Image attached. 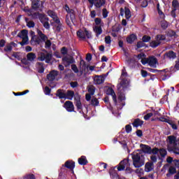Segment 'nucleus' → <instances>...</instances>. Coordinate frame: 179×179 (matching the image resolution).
I'll list each match as a JSON object with an SVG mask.
<instances>
[{"label":"nucleus","instance_id":"24","mask_svg":"<svg viewBox=\"0 0 179 179\" xmlns=\"http://www.w3.org/2000/svg\"><path fill=\"white\" fill-rule=\"evenodd\" d=\"M153 170V163L147 162L145 165V171L149 173V171H152Z\"/></svg>","mask_w":179,"mask_h":179},{"label":"nucleus","instance_id":"35","mask_svg":"<svg viewBox=\"0 0 179 179\" xmlns=\"http://www.w3.org/2000/svg\"><path fill=\"white\" fill-rule=\"evenodd\" d=\"M166 57H167V58L174 59V58H176V53L173 51H170L166 54Z\"/></svg>","mask_w":179,"mask_h":179},{"label":"nucleus","instance_id":"10","mask_svg":"<svg viewBox=\"0 0 179 179\" xmlns=\"http://www.w3.org/2000/svg\"><path fill=\"white\" fill-rule=\"evenodd\" d=\"M62 64L66 68H68L71 64H75V59L71 55H66L62 59Z\"/></svg>","mask_w":179,"mask_h":179},{"label":"nucleus","instance_id":"40","mask_svg":"<svg viewBox=\"0 0 179 179\" xmlns=\"http://www.w3.org/2000/svg\"><path fill=\"white\" fill-rule=\"evenodd\" d=\"M72 71L75 73H79V69H78V66H76V64H72L71 66Z\"/></svg>","mask_w":179,"mask_h":179},{"label":"nucleus","instance_id":"39","mask_svg":"<svg viewBox=\"0 0 179 179\" xmlns=\"http://www.w3.org/2000/svg\"><path fill=\"white\" fill-rule=\"evenodd\" d=\"M25 20L27 22V26H28V27H34V22L29 21L27 18H26Z\"/></svg>","mask_w":179,"mask_h":179},{"label":"nucleus","instance_id":"46","mask_svg":"<svg viewBox=\"0 0 179 179\" xmlns=\"http://www.w3.org/2000/svg\"><path fill=\"white\" fill-rule=\"evenodd\" d=\"M92 106H99V100L97 99H93L91 101Z\"/></svg>","mask_w":179,"mask_h":179},{"label":"nucleus","instance_id":"36","mask_svg":"<svg viewBox=\"0 0 179 179\" xmlns=\"http://www.w3.org/2000/svg\"><path fill=\"white\" fill-rule=\"evenodd\" d=\"M37 33L39 37H41V40H43V41H45V40H47V36H45V35H44L43 32H41V31L37 29Z\"/></svg>","mask_w":179,"mask_h":179},{"label":"nucleus","instance_id":"26","mask_svg":"<svg viewBox=\"0 0 179 179\" xmlns=\"http://www.w3.org/2000/svg\"><path fill=\"white\" fill-rule=\"evenodd\" d=\"M76 106L78 110H82V102H80V98L79 96H75Z\"/></svg>","mask_w":179,"mask_h":179},{"label":"nucleus","instance_id":"41","mask_svg":"<svg viewBox=\"0 0 179 179\" xmlns=\"http://www.w3.org/2000/svg\"><path fill=\"white\" fill-rule=\"evenodd\" d=\"M161 27L162 29H167L169 27V23H167L166 21L163 20L161 22Z\"/></svg>","mask_w":179,"mask_h":179},{"label":"nucleus","instance_id":"62","mask_svg":"<svg viewBox=\"0 0 179 179\" xmlns=\"http://www.w3.org/2000/svg\"><path fill=\"white\" fill-rule=\"evenodd\" d=\"M87 61H92V55L87 54L86 57Z\"/></svg>","mask_w":179,"mask_h":179},{"label":"nucleus","instance_id":"2","mask_svg":"<svg viewBox=\"0 0 179 179\" xmlns=\"http://www.w3.org/2000/svg\"><path fill=\"white\" fill-rule=\"evenodd\" d=\"M48 15L53 20V22H52V25L53 26V29L56 30V31H61L62 30V23H61V21H59V19L58 18V16H57V14L50 10L48 11Z\"/></svg>","mask_w":179,"mask_h":179},{"label":"nucleus","instance_id":"17","mask_svg":"<svg viewBox=\"0 0 179 179\" xmlns=\"http://www.w3.org/2000/svg\"><path fill=\"white\" fill-rule=\"evenodd\" d=\"M64 107H65L66 110H67L70 113H72V111H73V110H75L73 103L69 101H67L65 102Z\"/></svg>","mask_w":179,"mask_h":179},{"label":"nucleus","instance_id":"48","mask_svg":"<svg viewBox=\"0 0 179 179\" xmlns=\"http://www.w3.org/2000/svg\"><path fill=\"white\" fill-rule=\"evenodd\" d=\"M176 171H176V168H174V166H170V168H169L170 174H174L176 173Z\"/></svg>","mask_w":179,"mask_h":179},{"label":"nucleus","instance_id":"18","mask_svg":"<svg viewBox=\"0 0 179 179\" xmlns=\"http://www.w3.org/2000/svg\"><path fill=\"white\" fill-rule=\"evenodd\" d=\"M172 6L173 8V10H172L171 15L173 16V17H176V10H177V9H179L178 1L176 0H173L172 2Z\"/></svg>","mask_w":179,"mask_h":179},{"label":"nucleus","instance_id":"43","mask_svg":"<svg viewBox=\"0 0 179 179\" xmlns=\"http://www.w3.org/2000/svg\"><path fill=\"white\" fill-rule=\"evenodd\" d=\"M168 36H169V37H174V38H176L177 34H176L174 31H169L168 32Z\"/></svg>","mask_w":179,"mask_h":179},{"label":"nucleus","instance_id":"16","mask_svg":"<svg viewBox=\"0 0 179 179\" xmlns=\"http://www.w3.org/2000/svg\"><path fill=\"white\" fill-rule=\"evenodd\" d=\"M106 94H109L112 96V99L115 104H117V96L115 95V92L113 88L109 87L106 90Z\"/></svg>","mask_w":179,"mask_h":179},{"label":"nucleus","instance_id":"3","mask_svg":"<svg viewBox=\"0 0 179 179\" xmlns=\"http://www.w3.org/2000/svg\"><path fill=\"white\" fill-rule=\"evenodd\" d=\"M133 164L136 169L142 167L145 164V159L142 157V155L138 152H134L132 155Z\"/></svg>","mask_w":179,"mask_h":179},{"label":"nucleus","instance_id":"53","mask_svg":"<svg viewBox=\"0 0 179 179\" xmlns=\"http://www.w3.org/2000/svg\"><path fill=\"white\" fill-rule=\"evenodd\" d=\"M61 52L63 55H66V54H68V50L66 48H63L61 50Z\"/></svg>","mask_w":179,"mask_h":179},{"label":"nucleus","instance_id":"5","mask_svg":"<svg viewBox=\"0 0 179 179\" xmlns=\"http://www.w3.org/2000/svg\"><path fill=\"white\" fill-rule=\"evenodd\" d=\"M64 9L66 12H67L68 15H66V22L67 24H69L71 22H73L75 20V13H73V10L69 9L68 5L64 6Z\"/></svg>","mask_w":179,"mask_h":179},{"label":"nucleus","instance_id":"42","mask_svg":"<svg viewBox=\"0 0 179 179\" xmlns=\"http://www.w3.org/2000/svg\"><path fill=\"white\" fill-rule=\"evenodd\" d=\"M88 92L90 93L92 95L94 94V86L90 85L88 87Z\"/></svg>","mask_w":179,"mask_h":179},{"label":"nucleus","instance_id":"37","mask_svg":"<svg viewBox=\"0 0 179 179\" xmlns=\"http://www.w3.org/2000/svg\"><path fill=\"white\" fill-rule=\"evenodd\" d=\"M124 13L126 19H129L131 17V10L128 8H124Z\"/></svg>","mask_w":179,"mask_h":179},{"label":"nucleus","instance_id":"6","mask_svg":"<svg viewBox=\"0 0 179 179\" xmlns=\"http://www.w3.org/2000/svg\"><path fill=\"white\" fill-rule=\"evenodd\" d=\"M18 37L22 38V41L20 42L21 45H26L29 44V36H27V30L24 29L20 34H18Z\"/></svg>","mask_w":179,"mask_h":179},{"label":"nucleus","instance_id":"21","mask_svg":"<svg viewBox=\"0 0 179 179\" xmlns=\"http://www.w3.org/2000/svg\"><path fill=\"white\" fill-rule=\"evenodd\" d=\"M137 58L141 59V62L143 64V65H146V64H148V58H146L145 54L141 53L137 56Z\"/></svg>","mask_w":179,"mask_h":179},{"label":"nucleus","instance_id":"45","mask_svg":"<svg viewBox=\"0 0 179 179\" xmlns=\"http://www.w3.org/2000/svg\"><path fill=\"white\" fill-rule=\"evenodd\" d=\"M105 43L106 44H111V37L110 36L105 37Z\"/></svg>","mask_w":179,"mask_h":179},{"label":"nucleus","instance_id":"28","mask_svg":"<svg viewBox=\"0 0 179 179\" xmlns=\"http://www.w3.org/2000/svg\"><path fill=\"white\" fill-rule=\"evenodd\" d=\"M94 31L96 33V36H100L103 33V29L101 26H95L94 27Z\"/></svg>","mask_w":179,"mask_h":179},{"label":"nucleus","instance_id":"50","mask_svg":"<svg viewBox=\"0 0 179 179\" xmlns=\"http://www.w3.org/2000/svg\"><path fill=\"white\" fill-rule=\"evenodd\" d=\"M125 128H126V132H127V134H129V132L132 131V127L129 124L126 125Z\"/></svg>","mask_w":179,"mask_h":179},{"label":"nucleus","instance_id":"14","mask_svg":"<svg viewBox=\"0 0 179 179\" xmlns=\"http://www.w3.org/2000/svg\"><path fill=\"white\" fill-rule=\"evenodd\" d=\"M140 147L142 150V152H143L144 153H148V155H152V153L153 155V149L152 150L150 146L145 144H141Z\"/></svg>","mask_w":179,"mask_h":179},{"label":"nucleus","instance_id":"15","mask_svg":"<svg viewBox=\"0 0 179 179\" xmlns=\"http://www.w3.org/2000/svg\"><path fill=\"white\" fill-rule=\"evenodd\" d=\"M147 64H148L150 66L156 68L157 66V59H156L155 57H151L147 59Z\"/></svg>","mask_w":179,"mask_h":179},{"label":"nucleus","instance_id":"60","mask_svg":"<svg viewBox=\"0 0 179 179\" xmlns=\"http://www.w3.org/2000/svg\"><path fill=\"white\" fill-rule=\"evenodd\" d=\"M141 75L143 78H146L148 76V72L145 70H141Z\"/></svg>","mask_w":179,"mask_h":179},{"label":"nucleus","instance_id":"64","mask_svg":"<svg viewBox=\"0 0 179 179\" xmlns=\"http://www.w3.org/2000/svg\"><path fill=\"white\" fill-rule=\"evenodd\" d=\"M136 135H137V136H142V135H143L142 131L138 130V131H136Z\"/></svg>","mask_w":179,"mask_h":179},{"label":"nucleus","instance_id":"51","mask_svg":"<svg viewBox=\"0 0 179 179\" xmlns=\"http://www.w3.org/2000/svg\"><path fill=\"white\" fill-rule=\"evenodd\" d=\"M45 94H50L51 93V90L48 87H45L44 90Z\"/></svg>","mask_w":179,"mask_h":179},{"label":"nucleus","instance_id":"4","mask_svg":"<svg viewBox=\"0 0 179 179\" xmlns=\"http://www.w3.org/2000/svg\"><path fill=\"white\" fill-rule=\"evenodd\" d=\"M38 61H45L46 64H50L52 59V54L48 53L47 51L41 52L38 54Z\"/></svg>","mask_w":179,"mask_h":179},{"label":"nucleus","instance_id":"56","mask_svg":"<svg viewBox=\"0 0 179 179\" xmlns=\"http://www.w3.org/2000/svg\"><path fill=\"white\" fill-rule=\"evenodd\" d=\"M107 16H108V12H107V9L104 8L103 10V17H107Z\"/></svg>","mask_w":179,"mask_h":179},{"label":"nucleus","instance_id":"22","mask_svg":"<svg viewBox=\"0 0 179 179\" xmlns=\"http://www.w3.org/2000/svg\"><path fill=\"white\" fill-rule=\"evenodd\" d=\"M58 76V71H52L47 76L48 80H54L55 78Z\"/></svg>","mask_w":179,"mask_h":179},{"label":"nucleus","instance_id":"49","mask_svg":"<svg viewBox=\"0 0 179 179\" xmlns=\"http://www.w3.org/2000/svg\"><path fill=\"white\" fill-rule=\"evenodd\" d=\"M143 43H148V41H150V37L148 36H144L143 37Z\"/></svg>","mask_w":179,"mask_h":179},{"label":"nucleus","instance_id":"19","mask_svg":"<svg viewBox=\"0 0 179 179\" xmlns=\"http://www.w3.org/2000/svg\"><path fill=\"white\" fill-rule=\"evenodd\" d=\"M104 82V77L103 76H96L94 78V83L95 85H101Z\"/></svg>","mask_w":179,"mask_h":179},{"label":"nucleus","instance_id":"38","mask_svg":"<svg viewBox=\"0 0 179 179\" xmlns=\"http://www.w3.org/2000/svg\"><path fill=\"white\" fill-rule=\"evenodd\" d=\"M95 22V26H104V23H103V22H101V19L100 18H96L94 20Z\"/></svg>","mask_w":179,"mask_h":179},{"label":"nucleus","instance_id":"25","mask_svg":"<svg viewBox=\"0 0 179 179\" xmlns=\"http://www.w3.org/2000/svg\"><path fill=\"white\" fill-rule=\"evenodd\" d=\"M64 166L65 167L69 169L70 170H73V169H75V162L72 161H67L66 162Z\"/></svg>","mask_w":179,"mask_h":179},{"label":"nucleus","instance_id":"52","mask_svg":"<svg viewBox=\"0 0 179 179\" xmlns=\"http://www.w3.org/2000/svg\"><path fill=\"white\" fill-rule=\"evenodd\" d=\"M153 115V113H148L147 115H145L144 116V120H149V118H150V117H152Z\"/></svg>","mask_w":179,"mask_h":179},{"label":"nucleus","instance_id":"34","mask_svg":"<svg viewBox=\"0 0 179 179\" xmlns=\"http://www.w3.org/2000/svg\"><path fill=\"white\" fill-rule=\"evenodd\" d=\"M32 8L33 9H38V8H40V1L35 0L32 1Z\"/></svg>","mask_w":179,"mask_h":179},{"label":"nucleus","instance_id":"20","mask_svg":"<svg viewBox=\"0 0 179 179\" xmlns=\"http://www.w3.org/2000/svg\"><path fill=\"white\" fill-rule=\"evenodd\" d=\"M15 47H17V45L16 43L12 42L6 45V47L4 48V51H6L7 52H10V51H12V49Z\"/></svg>","mask_w":179,"mask_h":179},{"label":"nucleus","instance_id":"8","mask_svg":"<svg viewBox=\"0 0 179 179\" xmlns=\"http://www.w3.org/2000/svg\"><path fill=\"white\" fill-rule=\"evenodd\" d=\"M77 36L80 38H92V34L86 29V28H83V29H80L77 31Z\"/></svg>","mask_w":179,"mask_h":179},{"label":"nucleus","instance_id":"32","mask_svg":"<svg viewBox=\"0 0 179 179\" xmlns=\"http://www.w3.org/2000/svg\"><path fill=\"white\" fill-rule=\"evenodd\" d=\"M57 96L59 97V99H66V94L59 90L57 91Z\"/></svg>","mask_w":179,"mask_h":179},{"label":"nucleus","instance_id":"30","mask_svg":"<svg viewBox=\"0 0 179 179\" xmlns=\"http://www.w3.org/2000/svg\"><path fill=\"white\" fill-rule=\"evenodd\" d=\"M73 96H75L73 91H68L66 94V99H68V100H72L73 99Z\"/></svg>","mask_w":179,"mask_h":179},{"label":"nucleus","instance_id":"58","mask_svg":"<svg viewBox=\"0 0 179 179\" xmlns=\"http://www.w3.org/2000/svg\"><path fill=\"white\" fill-rule=\"evenodd\" d=\"M171 128H173V129H177V124H174V122H169Z\"/></svg>","mask_w":179,"mask_h":179},{"label":"nucleus","instance_id":"27","mask_svg":"<svg viewBox=\"0 0 179 179\" xmlns=\"http://www.w3.org/2000/svg\"><path fill=\"white\" fill-rule=\"evenodd\" d=\"M135 40H136V35L132 34H131L130 36H129L127 38V43H129V44H132V43L134 41H135Z\"/></svg>","mask_w":179,"mask_h":179},{"label":"nucleus","instance_id":"61","mask_svg":"<svg viewBox=\"0 0 179 179\" xmlns=\"http://www.w3.org/2000/svg\"><path fill=\"white\" fill-rule=\"evenodd\" d=\"M144 45H145V43H143V42H138L137 43V48H141V47H143Z\"/></svg>","mask_w":179,"mask_h":179},{"label":"nucleus","instance_id":"54","mask_svg":"<svg viewBox=\"0 0 179 179\" xmlns=\"http://www.w3.org/2000/svg\"><path fill=\"white\" fill-rule=\"evenodd\" d=\"M23 179H34V175H27L24 176Z\"/></svg>","mask_w":179,"mask_h":179},{"label":"nucleus","instance_id":"29","mask_svg":"<svg viewBox=\"0 0 179 179\" xmlns=\"http://www.w3.org/2000/svg\"><path fill=\"white\" fill-rule=\"evenodd\" d=\"M78 163L79 164H81V166H85V164H87V159H86V157L82 156L80 158H79Z\"/></svg>","mask_w":179,"mask_h":179},{"label":"nucleus","instance_id":"63","mask_svg":"<svg viewBox=\"0 0 179 179\" xmlns=\"http://www.w3.org/2000/svg\"><path fill=\"white\" fill-rule=\"evenodd\" d=\"M90 15H91V17H96V11L94 10L91 11Z\"/></svg>","mask_w":179,"mask_h":179},{"label":"nucleus","instance_id":"1","mask_svg":"<svg viewBox=\"0 0 179 179\" xmlns=\"http://www.w3.org/2000/svg\"><path fill=\"white\" fill-rule=\"evenodd\" d=\"M168 150L179 155V141L174 136H168Z\"/></svg>","mask_w":179,"mask_h":179},{"label":"nucleus","instance_id":"9","mask_svg":"<svg viewBox=\"0 0 179 179\" xmlns=\"http://www.w3.org/2000/svg\"><path fill=\"white\" fill-rule=\"evenodd\" d=\"M164 40H166V36L161 35V34L157 35L156 36V40L152 41L150 45V47H152V48H155V47H157V45H159L162 41H164Z\"/></svg>","mask_w":179,"mask_h":179},{"label":"nucleus","instance_id":"47","mask_svg":"<svg viewBox=\"0 0 179 179\" xmlns=\"http://www.w3.org/2000/svg\"><path fill=\"white\" fill-rule=\"evenodd\" d=\"M45 48H50L51 47V41L50 40H46L45 42Z\"/></svg>","mask_w":179,"mask_h":179},{"label":"nucleus","instance_id":"59","mask_svg":"<svg viewBox=\"0 0 179 179\" xmlns=\"http://www.w3.org/2000/svg\"><path fill=\"white\" fill-rule=\"evenodd\" d=\"M136 173H137V174H140V176H142L143 174V169H136Z\"/></svg>","mask_w":179,"mask_h":179},{"label":"nucleus","instance_id":"12","mask_svg":"<svg viewBox=\"0 0 179 179\" xmlns=\"http://www.w3.org/2000/svg\"><path fill=\"white\" fill-rule=\"evenodd\" d=\"M128 167H129V161L128 159H124L120 163L117 170L118 171H122V170H125V169L128 170Z\"/></svg>","mask_w":179,"mask_h":179},{"label":"nucleus","instance_id":"11","mask_svg":"<svg viewBox=\"0 0 179 179\" xmlns=\"http://www.w3.org/2000/svg\"><path fill=\"white\" fill-rule=\"evenodd\" d=\"M39 20H40V22H41V23L43 24V27H45V29H50V23H48V17H47L43 14H40Z\"/></svg>","mask_w":179,"mask_h":179},{"label":"nucleus","instance_id":"44","mask_svg":"<svg viewBox=\"0 0 179 179\" xmlns=\"http://www.w3.org/2000/svg\"><path fill=\"white\" fill-rule=\"evenodd\" d=\"M80 68L83 71V69H85L86 68V63H85V61L81 60L80 62Z\"/></svg>","mask_w":179,"mask_h":179},{"label":"nucleus","instance_id":"13","mask_svg":"<svg viewBox=\"0 0 179 179\" xmlns=\"http://www.w3.org/2000/svg\"><path fill=\"white\" fill-rule=\"evenodd\" d=\"M153 155H157L158 156H161V157H165L167 155V151L164 149H158L157 148H153Z\"/></svg>","mask_w":179,"mask_h":179},{"label":"nucleus","instance_id":"7","mask_svg":"<svg viewBox=\"0 0 179 179\" xmlns=\"http://www.w3.org/2000/svg\"><path fill=\"white\" fill-rule=\"evenodd\" d=\"M124 76H127V73H125L124 72H122V81L117 85V87L120 92H122V90H124L125 89H127V87H128V85H129V83L128 82V80L123 78Z\"/></svg>","mask_w":179,"mask_h":179},{"label":"nucleus","instance_id":"55","mask_svg":"<svg viewBox=\"0 0 179 179\" xmlns=\"http://www.w3.org/2000/svg\"><path fill=\"white\" fill-rule=\"evenodd\" d=\"M118 99L120 101H122L123 100H125V95L124 94H120Z\"/></svg>","mask_w":179,"mask_h":179},{"label":"nucleus","instance_id":"23","mask_svg":"<svg viewBox=\"0 0 179 179\" xmlns=\"http://www.w3.org/2000/svg\"><path fill=\"white\" fill-rule=\"evenodd\" d=\"M104 3H106L105 0H94V5L96 8H101Z\"/></svg>","mask_w":179,"mask_h":179},{"label":"nucleus","instance_id":"31","mask_svg":"<svg viewBox=\"0 0 179 179\" xmlns=\"http://www.w3.org/2000/svg\"><path fill=\"white\" fill-rule=\"evenodd\" d=\"M36 57V54L33 52H29L27 55V58L28 61H30L31 62H33Z\"/></svg>","mask_w":179,"mask_h":179},{"label":"nucleus","instance_id":"33","mask_svg":"<svg viewBox=\"0 0 179 179\" xmlns=\"http://www.w3.org/2000/svg\"><path fill=\"white\" fill-rule=\"evenodd\" d=\"M133 125L136 127H141V125H143V121L136 119L133 123Z\"/></svg>","mask_w":179,"mask_h":179},{"label":"nucleus","instance_id":"57","mask_svg":"<svg viewBox=\"0 0 179 179\" xmlns=\"http://www.w3.org/2000/svg\"><path fill=\"white\" fill-rule=\"evenodd\" d=\"M173 164H174V166H176V167H179V160L178 159L173 160Z\"/></svg>","mask_w":179,"mask_h":179}]
</instances>
